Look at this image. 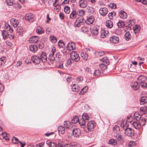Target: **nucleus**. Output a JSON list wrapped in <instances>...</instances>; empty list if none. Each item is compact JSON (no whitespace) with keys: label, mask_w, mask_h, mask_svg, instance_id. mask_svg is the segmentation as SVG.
Instances as JSON below:
<instances>
[{"label":"nucleus","mask_w":147,"mask_h":147,"mask_svg":"<svg viewBox=\"0 0 147 147\" xmlns=\"http://www.w3.org/2000/svg\"><path fill=\"white\" fill-rule=\"evenodd\" d=\"M4 30L2 32L3 38L4 40L7 39L8 38L10 39H13L14 37L13 34H10L13 32V28L7 23H5L4 26Z\"/></svg>","instance_id":"f257e3e1"},{"label":"nucleus","mask_w":147,"mask_h":147,"mask_svg":"<svg viewBox=\"0 0 147 147\" xmlns=\"http://www.w3.org/2000/svg\"><path fill=\"white\" fill-rule=\"evenodd\" d=\"M56 51V50L55 47H53L51 50L49 56V59L51 63H53L55 61L57 62L59 61V59L61 57L60 53L58 52L56 53L55 55L54 53Z\"/></svg>","instance_id":"f03ea898"},{"label":"nucleus","mask_w":147,"mask_h":147,"mask_svg":"<svg viewBox=\"0 0 147 147\" xmlns=\"http://www.w3.org/2000/svg\"><path fill=\"white\" fill-rule=\"evenodd\" d=\"M120 126L125 130V133L127 136H132L134 135V130L131 128H126V126L124 125L122 121L120 123Z\"/></svg>","instance_id":"7ed1b4c3"},{"label":"nucleus","mask_w":147,"mask_h":147,"mask_svg":"<svg viewBox=\"0 0 147 147\" xmlns=\"http://www.w3.org/2000/svg\"><path fill=\"white\" fill-rule=\"evenodd\" d=\"M90 117L86 113H84L82 115V119L80 121V123L81 127L84 126L86 121L88 122L89 120Z\"/></svg>","instance_id":"20e7f679"},{"label":"nucleus","mask_w":147,"mask_h":147,"mask_svg":"<svg viewBox=\"0 0 147 147\" xmlns=\"http://www.w3.org/2000/svg\"><path fill=\"white\" fill-rule=\"evenodd\" d=\"M84 23L83 17L80 16L76 18L74 23V26L75 27H79L81 25L84 24Z\"/></svg>","instance_id":"39448f33"},{"label":"nucleus","mask_w":147,"mask_h":147,"mask_svg":"<svg viewBox=\"0 0 147 147\" xmlns=\"http://www.w3.org/2000/svg\"><path fill=\"white\" fill-rule=\"evenodd\" d=\"M70 56L71 59L76 62L78 61L80 59L76 51H73L71 53Z\"/></svg>","instance_id":"423d86ee"},{"label":"nucleus","mask_w":147,"mask_h":147,"mask_svg":"<svg viewBox=\"0 0 147 147\" xmlns=\"http://www.w3.org/2000/svg\"><path fill=\"white\" fill-rule=\"evenodd\" d=\"M108 12V9L106 7H101L99 10L100 14L103 16H106Z\"/></svg>","instance_id":"0eeeda50"},{"label":"nucleus","mask_w":147,"mask_h":147,"mask_svg":"<svg viewBox=\"0 0 147 147\" xmlns=\"http://www.w3.org/2000/svg\"><path fill=\"white\" fill-rule=\"evenodd\" d=\"M25 19L29 22H32L34 20V15L31 13H28L25 16Z\"/></svg>","instance_id":"6e6552de"},{"label":"nucleus","mask_w":147,"mask_h":147,"mask_svg":"<svg viewBox=\"0 0 147 147\" xmlns=\"http://www.w3.org/2000/svg\"><path fill=\"white\" fill-rule=\"evenodd\" d=\"M32 61L36 64L39 63L40 62V59L39 56L34 55L32 57Z\"/></svg>","instance_id":"1a4fd4ad"},{"label":"nucleus","mask_w":147,"mask_h":147,"mask_svg":"<svg viewBox=\"0 0 147 147\" xmlns=\"http://www.w3.org/2000/svg\"><path fill=\"white\" fill-rule=\"evenodd\" d=\"M81 134V131L79 129L75 128L72 131L73 135L76 138L79 137L80 136Z\"/></svg>","instance_id":"9d476101"},{"label":"nucleus","mask_w":147,"mask_h":147,"mask_svg":"<svg viewBox=\"0 0 147 147\" xmlns=\"http://www.w3.org/2000/svg\"><path fill=\"white\" fill-rule=\"evenodd\" d=\"M109 32L105 30H101L100 31V36L102 38H105L109 35Z\"/></svg>","instance_id":"9b49d317"},{"label":"nucleus","mask_w":147,"mask_h":147,"mask_svg":"<svg viewBox=\"0 0 147 147\" xmlns=\"http://www.w3.org/2000/svg\"><path fill=\"white\" fill-rule=\"evenodd\" d=\"M75 47V45L74 43L69 42L67 45V49L68 50L71 51L74 50Z\"/></svg>","instance_id":"f8f14e48"},{"label":"nucleus","mask_w":147,"mask_h":147,"mask_svg":"<svg viewBox=\"0 0 147 147\" xmlns=\"http://www.w3.org/2000/svg\"><path fill=\"white\" fill-rule=\"evenodd\" d=\"M39 38L38 36H34L30 38L29 39V42L30 43H36L38 41Z\"/></svg>","instance_id":"ddd939ff"},{"label":"nucleus","mask_w":147,"mask_h":147,"mask_svg":"<svg viewBox=\"0 0 147 147\" xmlns=\"http://www.w3.org/2000/svg\"><path fill=\"white\" fill-rule=\"evenodd\" d=\"M147 80V78L141 75L137 78V82L139 84L145 82Z\"/></svg>","instance_id":"4468645a"},{"label":"nucleus","mask_w":147,"mask_h":147,"mask_svg":"<svg viewBox=\"0 0 147 147\" xmlns=\"http://www.w3.org/2000/svg\"><path fill=\"white\" fill-rule=\"evenodd\" d=\"M11 24L14 27H16L19 24V22L17 20L14 18H12L10 21Z\"/></svg>","instance_id":"2eb2a0df"},{"label":"nucleus","mask_w":147,"mask_h":147,"mask_svg":"<svg viewBox=\"0 0 147 147\" xmlns=\"http://www.w3.org/2000/svg\"><path fill=\"white\" fill-rule=\"evenodd\" d=\"M119 38L117 36H113L110 38V40L112 43H117L119 41Z\"/></svg>","instance_id":"dca6fc26"},{"label":"nucleus","mask_w":147,"mask_h":147,"mask_svg":"<svg viewBox=\"0 0 147 147\" xmlns=\"http://www.w3.org/2000/svg\"><path fill=\"white\" fill-rule=\"evenodd\" d=\"M71 86L72 90L74 92H78L80 89V87L78 84H72Z\"/></svg>","instance_id":"f3484780"},{"label":"nucleus","mask_w":147,"mask_h":147,"mask_svg":"<svg viewBox=\"0 0 147 147\" xmlns=\"http://www.w3.org/2000/svg\"><path fill=\"white\" fill-rule=\"evenodd\" d=\"M64 125L66 128L67 129H71L73 127L72 123L69 121H65Z\"/></svg>","instance_id":"a211bd4d"},{"label":"nucleus","mask_w":147,"mask_h":147,"mask_svg":"<svg viewBox=\"0 0 147 147\" xmlns=\"http://www.w3.org/2000/svg\"><path fill=\"white\" fill-rule=\"evenodd\" d=\"M37 46L34 45H30L29 49L33 53H35L38 50Z\"/></svg>","instance_id":"6ab92c4d"},{"label":"nucleus","mask_w":147,"mask_h":147,"mask_svg":"<svg viewBox=\"0 0 147 147\" xmlns=\"http://www.w3.org/2000/svg\"><path fill=\"white\" fill-rule=\"evenodd\" d=\"M140 112L142 115L147 114V107L146 105L140 107Z\"/></svg>","instance_id":"aec40b11"},{"label":"nucleus","mask_w":147,"mask_h":147,"mask_svg":"<svg viewBox=\"0 0 147 147\" xmlns=\"http://www.w3.org/2000/svg\"><path fill=\"white\" fill-rule=\"evenodd\" d=\"M119 16L121 18L125 19L127 18V15L126 13L124 11L121 10L120 11L119 13Z\"/></svg>","instance_id":"412c9836"},{"label":"nucleus","mask_w":147,"mask_h":147,"mask_svg":"<svg viewBox=\"0 0 147 147\" xmlns=\"http://www.w3.org/2000/svg\"><path fill=\"white\" fill-rule=\"evenodd\" d=\"M140 103L141 105L146 104L147 105V97L143 96L141 98L140 100Z\"/></svg>","instance_id":"4be33fe9"},{"label":"nucleus","mask_w":147,"mask_h":147,"mask_svg":"<svg viewBox=\"0 0 147 147\" xmlns=\"http://www.w3.org/2000/svg\"><path fill=\"white\" fill-rule=\"evenodd\" d=\"M79 5L80 7L84 8L87 5V1L85 0H80L79 2Z\"/></svg>","instance_id":"5701e85b"},{"label":"nucleus","mask_w":147,"mask_h":147,"mask_svg":"<svg viewBox=\"0 0 147 147\" xmlns=\"http://www.w3.org/2000/svg\"><path fill=\"white\" fill-rule=\"evenodd\" d=\"M40 61L43 62H45L47 60V57L45 53L43 52L40 55Z\"/></svg>","instance_id":"b1692460"},{"label":"nucleus","mask_w":147,"mask_h":147,"mask_svg":"<svg viewBox=\"0 0 147 147\" xmlns=\"http://www.w3.org/2000/svg\"><path fill=\"white\" fill-rule=\"evenodd\" d=\"M36 32L39 34H41L44 32V30L42 27L38 26L36 28Z\"/></svg>","instance_id":"393cba45"},{"label":"nucleus","mask_w":147,"mask_h":147,"mask_svg":"<svg viewBox=\"0 0 147 147\" xmlns=\"http://www.w3.org/2000/svg\"><path fill=\"white\" fill-rule=\"evenodd\" d=\"M99 28V26L96 25V26L95 28H94L93 29H92V35L95 36L97 35L98 34V28Z\"/></svg>","instance_id":"a878e982"},{"label":"nucleus","mask_w":147,"mask_h":147,"mask_svg":"<svg viewBox=\"0 0 147 147\" xmlns=\"http://www.w3.org/2000/svg\"><path fill=\"white\" fill-rule=\"evenodd\" d=\"M132 124L133 126L136 129H139L140 127V124L138 121H133Z\"/></svg>","instance_id":"bb28decb"},{"label":"nucleus","mask_w":147,"mask_h":147,"mask_svg":"<svg viewBox=\"0 0 147 147\" xmlns=\"http://www.w3.org/2000/svg\"><path fill=\"white\" fill-rule=\"evenodd\" d=\"M77 15L76 12L75 11L73 10L70 13L69 17L71 19H74L76 17Z\"/></svg>","instance_id":"cd10ccee"},{"label":"nucleus","mask_w":147,"mask_h":147,"mask_svg":"<svg viewBox=\"0 0 147 147\" xmlns=\"http://www.w3.org/2000/svg\"><path fill=\"white\" fill-rule=\"evenodd\" d=\"M106 27L109 28H111L113 27V23L110 20H107L106 22Z\"/></svg>","instance_id":"c85d7f7f"},{"label":"nucleus","mask_w":147,"mask_h":147,"mask_svg":"<svg viewBox=\"0 0 147 147\" xmlns=\"http://www.w3.org/2000/svg\"><path fill=\"white\" fill-rule=\"evenodd\" d=\"M140 30V26L138 25H135L133 27V30L135 34L138 33Z\"/></svg>","instance_id":"c756f323"},{"label":"nucleus","mask_w":147,"mask_h":147,"mask_svg":"<svg viewBox=\"0 0 147 147\" xmlns=\"http://www.w3.org/2000/svg\"><path fill=\"white\" fill-rule=\"evenodd\" d=\"M100 60L102 62L104 63H106L107 65L109 64V61L106 57H104L101 59H100Z\"/></svg>","instance_id":"7c9ffc66"},{"label":"nucleus","mask_w":147,"mask_h":147,"mask_svg":"<svg viewBox=\"0 0 147 147\" xmlns=\"http://www.w3.org/2000/svg\"><path fill=\"white\" fill-rule=\"evenodd\" d=\"M6 61V58L5 57H3L0 58V65H3Z\"/></svg>","instance_id":"2f4dec72"},{"label":"nucleus","mask_w":147,"mask_h":147,"mask_svg":"<svg viewBox=\"0 0 147 147\" xmlns=\"http://www.w3.org/2000/svg\"><path fill=\"white\" fill-rule=\"evenodd\" d=\"M86 24L88 25L92 24V16H90L88 17H87L86 21Z\"/></svg>","instance_id":"473e14b6"},{"label":"nucleus","mask_w":147,"mask_h":147,"mask_svg":"<svg viewBox=\"0 0 147 147\" xmlns=\"http://www.w3.org/2000/svg\"><path fill=\"white\" fill-rule=\"evenodd\" d=\"M138 84H139L137 82H135L133 84L131 85V88H133L135 90H136L139 88V86H138Z\"/></svg>","instance_id":"72a5a7b5"},{"label":"nucleus","mask_w":147,"mask_h":147,"mask_svg":"<svg viewBox=\"0 0 147 147\" xmlns=\"http://www.w3.org/2000/svg\"><path fill=\"white\" fill-rule=\"evenodd\" d=\"M58 130L59 133H60L61 134H64L65 132V128L63 126H61L59 127Z\"/></svg>","instance_id":"f704fd0d"},{"label":"nucleus","mask_w":147,"mask_h":147,"mask_svg":"<svg viewBox=\"0 0 147 147\" xmlns=\"http://www.w3.org/2000/svg\"><path fill=\"white\" fill-rule=\"evenodd\" d=\"M82 58L84 60H86L88 59V55L86 52H82L81 54Z\"/></svg>","instance_id":"c9c22d12"},{"label":"nucleus","mask_w":147,"mask_h":147,"mask_svg":"<svg viewBox=\"0 0 147 147\" xmlns=\"http://www.w3.org/2000/svg\"><path fill=\"white\" fill-rule=\"evenodd\" d=\"M24 30L22 27L19 26L17 29V32L19 34V35H22Z\"/></svg>","instance_id":"e433bc0d"},{"label":"nucleus","mask_w":147,"mask_h":147,"mask_svg":"<svg viewBox=\"0 0 147 147\" xmlns=\"http://www.w3.org/2000/svg\"><path fill=\"white\" fill-rule=\"evenodd\" d=\"M88 87L87 86H85L84 88H83L82 89V90L80 93V94L81 95H83L86 93L87 90L88 89Z\"/></svg>","instance_id":"4c0bfd02"},{"label":"nucleus","mask_w":147,"mask_h":147,"mask_svg":"<svg viewBox=\"0 0 147 147\" xmlns=\"http://www.w3.org/2000/svg\"><path fill=\"white\" fill-rule=\"evenodd\" d=\"M58 45L59 48H63L65 46V44L63 40H60L58 42Z\"/></svg>","instance_id":"58836bf2"},{"label":"nucleus","mask_w":147,"mask_h":147,"mask_svg":"<svg viewBox=\"0 0 147 147\" xmlns=\"http://www.w3.org/2000/svg\"><path fill=\"white\" fill-rule=\"evenodd\" d=\"M109 144H112L113 145H115L117 143L116 140L113 139H110L108 142Z\"/></svg>","instance_id":"ea45409f"},{"label":"nucleus","mask_w":147,"mask_h":147,"mask_svg":"<svg viewBox=\"0 0 147 147\" xmlns=\"http://www.w3.org/2000/svg\"><path fill=\"white\" fill-rule=\"evenodd\" d=\"M117 26L119 28H121L125 26V23L123 21H119L117 23Z\"/></svg>","instance_id":"a19ab883"},{"label":"nucleus","mask_w":147,"mask_h":147,"mask_svg":"<svg viewBox=\"0 0 147 147\" xmlns=\"http://www.w3.org/2000/svg\"><path fill=\"white\" fill-rule=\"evenodd\" d=\"M7 4L9 5H12L15 3L14 0H6Z\"/></svg>","instance_id":"79ce46f5"},{"label":"nucleus","mask_w":147,"mask_h":147,"mask_svg":"<svg viewBox=\"0 0 147 147\" xmlns=\"http://www.w3.org/2000/svg\"><path fill=\"white\" fill-rule=\"evenodd\" d=\"M92 121H90V122H88L87 124V129L89 131H91L92 129Z\"/></svg>","instance_id":"37998d69"},{"label":"nucleus","mask_w":147,"mask_h":147,"mask_svg":"<svg viewBox=\"0 0 147 147\" xmlns=\"http://www.w3.org/2000/svg\"><path fill=\"white\" fill-rule=\"evenodd\" d=\"M79 121V119L78 117L75 116L74 117L73 119L72 120V122L73 123L75 124L76 123Z\"/></svg>","instance_id":"c03bdc74"},{"label":"nucleus","mask_w":147,"mask_h":147,"mask_svg":"<svg viewBox=\"0 0 147 147\" xmlns=\"http://www.w3.org/2000/svg\"><path fill=\"white\" fill-rule=\"evenodd\" d=\"M76 13L77 14L81 16L84 14L85 11L83 10L79 9Z\"/></svg>","instance_id":"a18cd8bd"},{"label":"nucleus","mask_w":147,"mask_h":147,"mask_svg":"<svg viewBox=\"0 0 147 147\" xmlns=\"http://www.w3.org/2000/svg\"><path fill=\"white\" fill-rule=\"evenodd\" d=\"M113 130L115 133L119 132L120 130L119 127L117 125H115L113 127Z\"/></svg>","instance_id":"49530a36"},{"label":"nucleus","mask_w":147,"mask_h":147,"mask_svg":"<svg viewBox=\"0 0 147 147\" xmlns=\"http://www.w3.org/2000/svg\"><path fill=\"white\" fill-rule=\"evenodd\" d=\"M125 37L126 40L130 39L131 37V35L129 32H127L125 34Z\"/></svg>","instance_id":"de8ad7c7"},{"label":"nucleus","mask_w":147,"mask_h":147,"mask_svg":"<svg viewBox=\"0 0 147 147\" xmlns=\"http://www.w3.org/2000/svg\"><path fill=\"white\" fill-rule=\"evenodd\" d=\"M71 63L72 62L71 60L70 59H69L67 60L65 65L67 67H69L71 66Z\"/></svg>","instance_id":"09e8293b"},{"label":"nucleus","mask_w":147,"mask_h":147,"mask_svg":"<svg viewBox=\"0 0 147 147\" xmlns=\"http://www.w3.org/2000/svg\"><path fill=\"white\" fill-rule=\"evenodd\" d=\"M103 55V53L101 51H95L94 55L95 57H98Z\"/></svg>","instance_id":"8fccbe9b"},{"label":"nucleus","mask_w":147,"mask_h":147,"mask_svg":"<svg viewBox=\"0 0 147 147\" xmlns=\"http://www.w3.org/2000/svg\"><path fill=\"white\" fill-rule=\"evenodd\" d=\"M127 23L129 26L134 25L135 24L134 20L133 19H131L128 21Z\"/></svg>","instance_id":"3c124183"},{"label":"nucleus","mask_w":147,"mask_h":147,"mask_svg":"<svg viewBox=\"0 0 147 147\" xmlns=\"http://www.w3.org/2000/svg\"><path fill=\"white\" fill-rule=\"evenodd\" d=\"M101 73V71L99 69H96L94 70L93 74V75L98 76H99Z\"/></svg>","instance_id":"603ef678"},{"label":"nucleus","mask_w":147,"mask_h":147,"mask_svg":"<svg viewBox=\"0 0 147 147\" xmlns=\"http://www.w3.org/2000/svg\"><path fill=\"white\" fill-rule=\"evenodd\" d=\"M49 39L53 43L57 41V38L55 36H51Z\"/></svg>","instance_id":"864d4df0"},{"label":"nucleus","mask_w":147,"mask_h":147,"mask_svg":"<svg viewBox=\"0 0 147 147\" xmlns=\"http://www.w3.org/2000/svg\"><path fill=\"white\" fill-rule=\"evenodd\" d=\"M64 11L67 13L69 14L70 11V8L68 6H66L64 8Z\"/></svg>","instance_id":"5fc2aeb1"},{"label":"nucleus","mask_w":147,"mask_h":147,"mask_svg":"<svg viewBox=\"0 0 147 147\" xmlns=\"http://www.w3.org/2000/svg\"><path fill=\"white\" fill-rule=\"evenodd\" d=\"M99 67L102 70H105L107 68L106 65L104 63H100L99 65Z\"/></svg>","instance_id":"6e6d98bb"},{"label":"nucleus","mask_w":147,"mask_h":147,"mask_svg":"<svg viewBox=\"0 0 147 147\" xmlns=\"http://www.w3.org/2000/svg\"><path fill=\"white\" fill-rule=\"evenodd\" d=\"M108 6L111 8L115 9L116 8V5L114 3H110L109 4Z\"/></svg>","instance_id":"4d7b16f0"},{"label":"nucleus","mask_w":147,"mask_h":147,"mask_svg":"<svg viewBox=\"0 0 147 147\" xmlns=\"http://www.w3.org/2000/svg\"><path fill=\"white\" fill-rule=\"evenodd\" d=\"M12 142L13 143L17 144L19 142L18 139L15 137H13L12 140Z\"/></svg>","instance_id":"13d9d810"},{"label":"nucleus","mask_w":147,"mask_h":147,"mask_svg":"<svg viewBox=\"0 0 147 147\" xmlns=\"http://www.w3.org/2000/svg\"><path fill=\"white\" fill-rule=\"evenodd\" d=\"M116 138L119 141H121L123 140V138L121 135L118 134L116 135Z\"/></svg>","instance_id":"bf43d9fd"},{"label":"nucleus","mask_w":147,"mask_h":147,"mask_svg":"<svg viewBox=\"0 0 147 147\" xmlns=\"http://www.w3.org/2000/svg\"><path fill=\"white\" fill-rule=\"evenodd\" d=\"M135 142L134 141H131L129 142L128 143L129 147H134V144Z\"/></svg>","instance_id":"052dcab7"},{"label":"nucleus","mask_w":147,"mask_h":147,"mask_svg":"<svg viewBox=\"0 0 147 147\" xmlns=\"http://www.w3.org/2000/svg\"><path fill=\"white\" fill-rule=\"evenodd\" d=\"M146 123V120L144 119H142L141 121L139 123L140 124V126L142 125V126H144Z\"/></svg>","instance_id":"680f3d73"},{"label":"nucleus","mask_w":147,"mask_h":147,"mask_svg":"<svg viewBox=\"0 0 147 147\" xmlns=\"http://www.w3.org/2000/svg\"><path fill=\"white\" fill-rule=\"evenodd\" d=\"M142 87V88H146V85L147 83L145 82H143V83H142L139 84Z\"/></svg>","instance_id":"e2e57ef3"},{"label":"nucleus","mask_w":147,"mask_h":147,"mask_svg":"<svg viewBox=\"0 0 147 147\" xmlns=\"http://www.w3.org/2000/svg\"><path fill=\"white\" fill-rule=\"evenodd\" d=\"M81 31L82 32L85 33L88 31V29L86 27H83L81 28Z\"/></svg>","instance_id":"0e129e2a"},{"label":"nucleus","mask_w":147,"mask_h":147,"mask_svg":"<svg viewBox=\"0 0 147 147\" xmlns=\"http://www.w3.org/2000/svg\"><path fill=\"white\" fill-rule=\"evenodd\" d=\"M38 46L40 49H42L44 47V45L42 42H40L38 44Z\"/></svg>","instance_id":"69168bd1"},{"label":"nucleus","mask_w":147,"mask_h":147,"mask_svg":"<svg viewBox=\"0 0 147 147\" xmlns=\"http://www.w3.org/2000/svg\"><path fill=\"white\" fill-rule=\"evenodd\" d=\"M141 119V116L140 115H138L135 116V119L137 121H138Z\"/></svg>","instance_id":"338daca9"},{"label":"nucleus","mask_w":147,"mask_h":147,"mask_svg":"<svg viewBox=\"0 0 147 147\" xmlns=\"http://www.w3.org/2000/svg\"><path fill=\"white\" fill-rule=\"evenodd\" d=\"M44 144V142H42L36 145V147H42Z\"/></svg>","instance_id":"774afa93"}]
</instances>
